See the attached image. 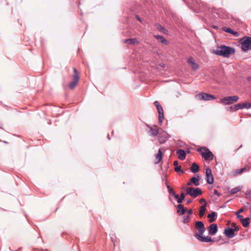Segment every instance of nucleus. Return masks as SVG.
<instances>
[{
  "mask_svg": "<svg viewBox=\"0 0 251 251\" xmlns=\"http://www.w3.org/2000/svg\"><path fill=\"white\" fill-rule=\"evenodd\" d=\"M147 126L150 129V133L151 135L152 136H157L159 132V129L157 126H150L149 125H147Z\"/></svg>",
  "mask_w": 251,
  "mask_h": 251,
  "instance_id": "nucleus-12",
  "label": "nucleus"
},
{
  "mask_svg": "<svg viewBox=\"0 0 251 251\" xmlns=\"http://www.w3.org/2000/svg\"><path fill=\"white\" fill-rule=\"evenodd\" d=\"M154 37L163 44L167 45L168 44L167 40L162 36L161 35H154Z\"/></svg>",
  "mask_w": 251,
  "mask_h": 251,
  "instance_id": "nucleus-22",
  "label": "nucleus"
},
{
  "mask_svg": "<svg viewBox=\"0 0 251 251\" xmlns=\"http://www.w3.org/2000/svg\"><path fill=\"white\" fill-rule=\"evenodd\" d=\"M214 194L215 195H217V196H218V197H220V196H221V194H220L218 192V191L217 190H216V189H215V190H214Z\"/></svg>",
  "mask_w": 251,
  "mask_h": 251,
  "instance_id": "nucleus-40",
  "label": "nucleus"
},
{
  "mask_svg": "<svg viewBox=\"0 0 251 251\" xmlns=\"http://www.w3.org/2000/svg\"><path fill=\"white\" fill-rule=\"evenodd\" d=\"M136 18L139 21L141 22V19L139 16L136 15Z\"/></svg>",
  "mask_w": 251,
  "mask_h": 251,
  "instance_id": "nucleus-45",
  "label": "nucleus"
},
{
  "mask_svg": "<svg viewBox=\"0 0 251 251\" xmlns=\"http://www.w3.org/2000/svg\"><path fill=\"white\" fill-rule=\"evenodd\" d=\"M223 30L224 31L226 32L230 33L232 35H233L235 36H238V33L237 32L234 31L233 30H232L231 28L226 27H223Z\"/></svg>",
  "mask_w": 251,
  "mask_h": 251,
  "instance_id": "nucleus-18",
  "label": "nucleus"
},
{
  "mask_svg": "<svg viewBox=\"0 0 251 251\" xmlns=\"http://www.w3.org/2000/svg\"><path fill=\"white\" fill-rule=\"evenodd\" d=\"M199 179V176H198L197 177L193 176L190 179V181L187 183V185L188 186H190L192 184H193L194 185L198 186L200 185Z\"/></svg>",
  "mask_w": 251,
  "mask_h": 251,
  "instance_id": "nucleus-15",
  "label": "nucleus"
},
{
  "mask_svg": "<svg viewBox=\"0 0 251 251\" xmlns=\"http://www.w3.org/2000/svg\"><path fill=\"white\" fill-rule=\"evenodd\" d=\"M239 97L237 96L226 97L222 99L220 102L225 105H229L233 103L234 102L237 101Z\"/></svg>",
  "mask_w": 251,
  "mask_h": 251,
  "instance_id": "nucleus-6",
  "label": "nucleus"
},
{
  "mask_svg": "<svg viewBox=\"0 0 251 251\" xmlns=\"http://www.w3.org/2000/svg\"><path fill=\"white\" fill-rule=\"evenodd\" d=\"M124 42L126 44L134 45L138 43V41L136 38L126 39L124 40Z\"/></svg>",
  "mask_w": 251,
  "mask_h": 251,
  "instance_id": "nucleus-19",
  "label": "nucleus"
},
{
  "mask_svg": "<svg viewBox=\"0 0 251 251\" xmlns=\"http://www.w3.org/2000/svg\"><path fill=\"white\" fill-rule=\"evenodd\" d=\"M234 231L233 229H232V228L230 227H226L224 230V233L225 235L229 238H232L235 236Z\"/></svg>",
  "mask_w": 251,
  "mask_h": 251,
  "instance_id": "nucleus-13",
  "label": "nucleus"
},
{
  "mask_svg": "<svg viewBox=\"0 0 251 251\" xmlns=\"http://www.w3.org/2000/svg\"><path fill=\"white\" fill-rule=\"evenodd\" d=\"M177 213L183 215L186 212V209L185 208L183 205L179 204L177 205Z\"/></svg>",
  "mask_w": 251,
  "mask_h": 251,
  "instance_id": "nucleus-20",
  "label": "nucleus"
},
{
  "mask_svg": "<svg viewBox=\"0 0 251 251\" xmlns=\"http://www.w3.org/2000/svg\"><path fill=\"white\" fill-rule=\"evenodd\" d=\"M175 170L176 172H181V173H183V171L181 169L180 166H177L175 167Z\"/></svg>",
  "mask_w": 251,
  "mask_h": 251,
  "instance_id": "nucleus-36",
  "label": "nucleus"
},
{
  "mask_svg": "<svg viewBox=\"0 0 251 251\" xmlns=\"http://www.w3.org/2000/svg\"><path fill=\"white\" fill-rule=\"evenodd\" d=\"M195 228L199 231L198 234L202 235L206 229L204 224L201 221H197L195 223Z\"/></svg>",
  "mask_w": 251,
  "mask_h": 251,
  "instance_id": "nucleus-9",
  "label": "nucleus"
},
{
  "mask_svg": "<svg viewBox=\"0 0 251 251\" xmlns=\"http://www.w3.org/2000/svg\"><path fill=\"white\" fill-rule=\"evenodd\" d=\"M156 28L161 32H162L164 34H167L168 32L167 30H166L163 26H162L160 25H156Z\"/></svg>",
  "mask_w": 251,
  "mask_h": 251,
  "instance_id": "nucleus-29",
  "label": "nucleus"
},
{
  "mask_svg": "<svg viewBox=\"0 0 251 251\" xmlns=\"http://www.w3.org/2000/svg\"><path fill=\"white\" fill-rule=\"evenodd\" d=\"M248 161H249V163L251 165V158H249Z\"/></svg>",
  "mask_w": 251,
  "mask_h": 251,
  "instance_id": "nucleus-48",
  "label": "nucleus"
},
{
  "mask_svg": "<svg viewBox=\"0 0 251 251\" xmlns=\"http://www.w3.org/2000/svg\"><path fill=\"white\" fill-rule=\"evenodd\" d=\"M208 234L211 235H214L217 232L218 226L216 224H211L208 227Z\"/></svg>",
  "mask_w": 251,
  "mask_h": 251,
  "instance_id": "nucleus-14",
  "label": "nucleus"
},
{
  "mask_svg": "<svg viewBox=\"0 0 251 251\" xmlns=\"http://www.w3.org/2000/svg\"><path fill=\"white\" fill-rule=\"evenodd\" d=\"M232 111H235L238 109H242L241 103H238L230 107Z\"/></svg>",
  "mask_w": 251,
  "mask_h": 251,
  "instance_id": "nucleus-28",
  "label": "nucleus"
},
{
  "mask_svg": "<svg viewBox=\"0 0 251 251\" xmlns=\"http://www.w3.org/2000/svg\"><path fill=\"white\" fill-rule=\"evenodd\" d=\"M187 62L191 65L194 70H196L199 68V66L195 62L194 59L192 57H190L188 59Z\"/></svg>",
  "mask_w": 251,
  "mask_h": 251,
  "instance_id": "nucleus-16",
  "label": "nucleus"
},
{
  "mask_svg": "<svg viewBox=\"0 0 251 251\" xmlns=\"http://www.w3.org/2000/svg\"><path fill=\"white\" fill-rule=\"evenodd\" d=\"M246 170L245 168H241L240 169L236 170V172L237 173L241 174Z\"/></svg>",
  "mask_w": 251,
  "mask_h": 251,
  "instance_id": "nucleus-38",
  "label": "nucleus"
},
{
  "mask_svg": "<svg viewBox=\"0 0 251 251\" xmlns=\"http://www.w3.org/2000/svg\"><path fill=\"white\" fill-rule=\"evenodd\" d=\"M186 193H184L183 192H182L181 194H180V198H182L183 200L184 199L185 197V195H186Z\"/></svg>",
  "mask_w": 251,
  "mask_h": 251,
  "instance_id": "nucleus-41",
  "label": "nucleus"
},
{
  "mask_svg": "<svg viewBox=\"0 0 251 251\" xmlns=\"http://www.w3.org/2000/svg\"><path fill=\"white\" fill-rule=\"evenodd\" d=\"M202 193L201 190L200 188L189 187L187 188L186 190V194L189 195L193 198H197L198 196L201 195Z\"/></svg>",
  "mask_w": 251,
  "mask_h": 251,
  "instance_id": "nucleus-3",
  "label": "nucleus"
},
{
  "mask_svg": "<svg viewBox=\"0 0 251 251\" xmlns=\"http://www.w3.org/2000/svg\"><path fill=\"white\" fill-rule=\"evenodd\" d=\"M231 226L233 227L232 229H233L234 231H237L239 230V227L238 226H237L236 223H232L231 224Z\"/></svg>",
  "mask_w": 251,
  "mask_h": 251,
  "instance_id": "nucleus-35",
  "label": "nucleus"
},
{
  "mask_svg": "<svg viewBox=\"0 0 251 251\" xmlns=\"http://www.w3.org/2000/svg\"><path fill=\"white\" fill-rule=\"evenodd\" d=\"M192 201V200L191 199L187 200V204L191 203Z\"/></svg>",
  "mask_w": 251,
  "mask_h": 251,
  "instance_id": "nucleus-47",
  "label": "nucleus"
},
{
  "mask_svg": "<svg viewBox=\"0 0 251 251\" xmlns=\"http://www.w3.org/2000/svg\"><path fill=\"white\" fill-rule=\"evenodd\" d=\"M206 180L207 183L212 184L214 182V177L210 168H207L205 170Z\"/></svg>",
  "mask_w": 251,
  "mask_h": 251,
  "instance_id": "nucleus-8",
  "label": "nucleus"
},
{
  "mask_svg": "<svg viewBox=\"0 0 251 251\" xmlns=\"http://www.w3.org/2000/svg\"><path fill=\"white\" fill-rule=\"evenodd\" d=\"M154 105L155 106L156 109H157L158 115H160V114L163 113V108L158 101H155L154 102Z\"/></svg>",
  "mask_w": 251,
  "mask_h": 251,
  "instance_id": "nucleus-21",
  "label": "nucleus"
},
{
  "mask_svg": "<svg viewBox=\"0 0 251 251\" xmlns=\"http://www.w3.org/2000/svg\"><path fill=\"white\" fill-rule=\"evenodd\" d=\"M176 154L178 155V158L181 160H184L186 158V152L182 149H178L176 151Z\"/></svg>",
  "mask_w": 251,
  "mask_h": 251,
  "instance_id": "nucleus-17",
  "label": "nucleus"
},
{
  "mask_svg": "<svg viewBox=\"0 0 251 251\" xmlns=\"http://www.w3.org/2000/svg\"><path fill=\"white\" fill-rule=\"evenodd\" d=\"M177 165H178V161H176H176H175L174 162V166H176H176H178Z\"/></svg>",
  "mask_w": 251,
  "mask_h": 251,
  "instance_id": "nucleus-46",
  "label": "nucleus"
},
{
  "mask_svg": "<svg viewBox=\"0 0 251 251\" xmlns=\"http://www.w3.org/2000/svg\"><path fill=\"white\" fill-rule=\"evenodd\" d=\"M235 214L236 215V217L238 219H242V216L240 214L239 212H235Z\"/></svg>",
  "mask_w": 251,
  "mask_h": 251,
  "instance_id": "nucleus-39",
  "label": "nucleus"
},
{
  "mask_svg": "<svg viewBox=\"0 0 251 251\" xmlns=\"http://www.w3.org/2000/svg\"><path fill=\"white\" fill-rule=\"evenodd\" d=\"M191 171L193 173H197L199 171V166L195 163H193L190 167Z\"/></svg>",
  "mask_w": 251,
  "mask_h": 251,
  "instance_id": "nucleus-23",
  "label": "nucleus"
},
{
  "mask_svg": "<svg viewBox=\"0 0 251 251\" xmlns=\"http://www.w3.org/2000/svg\"><path fill=\"white\" fill-rule=\"evenodd\" d=\"M175 197L176 199H177V201L178 203L180 204L181 203H182L183 200L182 198H180L177 194L175 195Z\"/></svg>",
  "mask_w": 251,
  "mask_h": 251,
  "instance_id": "nucleus-37",
  "label": "nucleus"
},
{
  "mask_svg": "<svg viewBox=\"0 0 251 251\" xmlns=\"http://www.w3.org/2000/svg\"><path fill=\"white\" fill-rule=\"evenodd\" d=\"M244 211V208H241L237 212H239L240 213L241 212H243Z\"/></svg>",
  "mask_w": 251,
  "mask_h": 251,
  "instance_id": "nucleus-43",
  "label": "nucleus"
},
{
  "mask_svg": "<svg viewBox=\"0 0 251 251\" xmlns=\"http://www.w3.org/2000/svg\"><path fill=\"white\" fill-rule=\"evenodd\" d=\"M216 216V213L215 212H212L210 214H209L207 217L209 218V222L212 223L215 221V217Z\"/></svg>",
  "mask_w": 251,
  "mask_h": 251,
  "instance_id": "nucleus-26",
  "label": "nucleus"
},
{
  "mask_svg": "<svg viewBox=\"0 0 251 251\" xmlns=\"http://www.w3.org/2000/svg\"><path fill=\"white\" fill-rule=\"evenodd\" d=\"M241 44V49L244 51L251 50V37L249 36H244L239 40Z\"/></svg>",
  "mask_w": 251,
  "mask_h": 251,
  "instance_id": "nucleus-2",
  "label": "nucleus"
},
{
  "mask_svg": "<svg viewBox=\"0 0 251 251\" xmlns=\"http://www.w3.org/2000/svg\"><path fill=\"white\" fill-rule=\"evenodd\" d=\"M242 109L246 108L250 109L251 108V102L250 103H241Z\"/></svg>",
  "mask_w": 251,
  "mask_h": 251,
  "instance_id": "nucleus-30",
  "label": "nucleus"
},
{
  "mask_svg": "<svg viewBox=\"0 0 251 251\" xmlns=\"http://www.w3.org/2000/svg\"><path fill=\"white\" fill-rule=\"evenodd\" d=\"M206 205H207V203H205L204 205L202 206L201 207V208L200 209V211H199V216L200 217H202L203 216V215L204 214L205 210H206Z\"/></svg>",
  "mask_w": 251,
  "mask_h": 251,
  "instance_id": "nucleus-27",
  "label": "nucleus"
},
{
  "mask_svg": "<svg viewBox=\"0 0 251 251\" xmlns=\"http://www.w3.org/2000/svg\"><path fill=\"white\" fill-rule=\"evenodd\" d=\"M201 149H203L205 151L202 152L201 155L205 160H212L213 159V154L212 152L208 149L205 147L198 150V151H200Z\"/></svg>",
  "mask_w": 251,
  "mask_h": 251,
  "instance_id": "nucleus-7",
  "label": "nucleus"
},
{
  "mask_svg": "<svg viewBox=\"0 0 251 251\" xmlns=\"http://www.w3.org/2000/svg\"><path fill=\"white\" fill-rule=\"evenodd\" d=\"M187 213L189 215H191L193 213V210L192 209H189L188 211H187Z\"/></svg>",
  "mask_w": 251,
  "mask_h": 251,
  "instance_id": "nucleus-42",
  "label": "nucleus"
},
{
  "mask_svg": "<svg viewBox=\"0 0 251 251\" xmlns=\"http://www.w3.org/2000/svg\"><path fill=\"white\" fill-rule=\"evenodd\" d=\"M194 236L200 241L205 243H209L213 242V240L211 239V237L207 236V237H203L202 235L198 234V233L196 232L194 234Z\"/></svg>",
  "mask_w": 251,
  "mask_h": 251,
  "instance_id": "nucleus-11",
  "label": "nucleus"
},
{
  "mask_svg": "<svg viewBox=\"0 0 251 251\" xmlns=\"http://www.w3.org/2000/svg\"><path fill=\"white\" fill-rule=\"evenodd\" d=\"M235 50L234 48L221 45L217 47L216 50H214L213 53L216 55L222 56L226 58H228L230 55L235 53Z\"/></svg>",
  "mask_w": 251,
  "mask_h": 251,
  "instance_id": "nucleus-1",
  "label": "nucleus"
},
{
  "mask_svg": "<svg viewBox=\"0 0 251 251\" xmlns=\"http://www.w3.org/2000/svg\"><path fill=\"white\" fill-rule=\"evenodd\" d=\"M73 71V80L69 85V88L71 89H73L76 87L79 79V76L77 69L75 68H74Z\"/></svg>",
  "mask_w": 251,
  "mask_h": 251,
  "instance_id": "nucleus-4",
  "label": "nucleus"
},
{
  "mask_svg": "<svg viewBox=\"0 0 251 251\" xmlns=\"http://www.w3.org/2000/svg\"><path fill=\"white\" fill-rule=\"evenodd\" d=\"M240 191V188L239 187H235L231 190L230 193L231 194H235L237 193Z\"/></svg>",
  "mask_w": 251,
  "mask_h": 251,
  "instance_id": "nucleus-33",
  "label": "nucleus"
},
{
  "mask_svg": "<svg viewBox=\"0 0 251 251\" xmlns=\"http://www.w3.org/2000/svg\"><path fill=\"white\" fill-rule=\"evenodd\" d=\"M204 202L205 203H206L205 202V200L204 198H201V199H200V202Z\"/></svg>",
  "mask_w": 251,
  "mask_h": 251,
  "instance_id": "nucleus-44",
  "label": "nucleus"
},
{
  "mask_svg": "<svg viewBox=\"0 0 251 251\" xmlns=\"http://www.w3.org/2000/svg\"><path fill=\"white\" fill-rule=\"evenodd\" d=\"M183 223L184 224H187L190 221V217L189 216H184L183 217Z\"/></svg>",
  "mask_w": 251,
  "mask_h": 251,
  "instance_id": "nucleus-34",
  "label": "nucleus"
},
{
  "mask_svg": "<svg viewBox=\"0 0 251 251\" xmlns=\"http://www.w3.org/2000/svg\"><path fill=\"white\" fill-rule=\"evenodd\" d=\"M214 28L215 29H217V28H218L217 26H215L214 27Z\"/></svg>",
  "mask_w": 251,
  "mask_h": 251,
  "instance_id": "nucleus-51",
  "label": "nucleus"
},
{
  "mask_svg": "<svg viewBox=\"0 0 251 251\" xmlns=\"http://www.w3.org/2000/svg\"><path fill=\"white\" fill-rule=\"evenodd\" d=\"M164 118V113H162L160 115H158V124L161 125L162 124L163 120Z\"/></svg>",
  "mask_w": 251,
  "mask_h": 251,
  "instance_id": "nucleus-32",
  "label": "nucleus"
},
{
  "mask_svg": "<svg viewBox=\"0 0 251 251\" xmlns=\"http://www.w3.org/2000/svg\"><path fill=\"white\" fill-rule=\"evenodd\" d=\"M241 222L242 224V225L244 227H246L249 226L250 223V218H246L245 219H241Z\"/></svg>",
  "mask_w": 251,
  "mask_h": 251,
  "instance_id": "nucleus-24",
  "label": "nucleus"
},
{
  "mask_svg": "<svg viewBox=\"0 0 251 251\" xmlns=\"http://www.w3.org/2000/svg\"><path fill=\"white\" fill-rule=\"evenodd\" d=\"M166 187L168 189V192L170 194L174 196V197L175 196V195H176V194L175 192L173 190V189L169 185L166 184Z\"/></svg>",
  "mask_w": 251,
  "mask_h": 251,
  "instance_id": "nucleus-31",
  "label": "nucleus"
},
{
  "mask_svg": "<svg viewBox=\"0 0 251 251\" xmlns=\"http://www.w3.org/2000/svg\"><path fill=\"white\" fill-rule=\"evenodd\" d=\"M107 137H108V139H109V140H110V137H109V135H107Z\"/></svg>",
  "mask_w": 251,
  "mask_h": 251,
  "instance_id": "nucleus-50",
  "label": "nucleus"
},
{
  "mask_svg": "<svg viewBox=\"0 0 251 251\" xmlns=\"http://www.w3.org/2000/svg\"><path fill=\"white\" fill-rule=\"evenodd\" d=\"M247 79L249 80V81H251V77H248L247 78Z\"/></svg>",
  "mask_w": 251,
  "mask_h": 251,
  "instance_id": "nucleus-49",
  "label": "nucleus"
},
{
  "mask_svg": "<svg viewBox=\"0 0 251 251\" xmlns=\"http://www.w3.org/2000/svg\"><path fill=\"white\" fill-rule=\"evenodd\" d=\"M196 98L200 100L208 101L211 100H214L216 97L212 95L207 94L205 93H201L195 96Z\"/></svg>",
  "mask_w": 251,
  "mask_h": 251,
  "instance_id": "nucleus-5",
  "label": "nucleus"
},
{
  "mask_svg": "<svg viewBox=\"0 0 251 251\" xmlns=\"http://www.w3.org/2000/svg\"><path fill=\"white\" fill-rule=\"evenodd\" d=\"M187 152V153H189L190 152L189 150H188Z\"/></svg>",
  "mask_w": 251,
  "mask_h": 251,
  "instance_id": "nucleus-52",
  "label": "nucleus"
},
{
  "mask_svg": "<svg viewBox=\"0 0 251 251\" xmlns=\"http://www.w3.org/2000/svg\"><path fill=\"white\" fill-rule=\"evenodd\" d=\"M162 158V153L160 149L158 150V153L156 154L155 156V159L156 160V162L155 164H158Z\"/></svg>",
  "mask_w": 251,
  "mask_h": 251,
  "instance_id": "nucleus-25",
  "label": "nucleus"
},
{
  "mask_svg": "<svg viewBox=\"0 0 251 251\" xmlns=\"http://www.w3.org/2000/svg\"><path fill=\"white\" fill-rule=\"evenodd\" d=\"M158 135V140L160 144L164 143L169 138L168 133L164 131H160Z\"/></svg>",
  "mask_w": 251,
  "mask_h": 251,
  "instance_id": "nucleus-10",
  "label": "nucleus"
}]
</instances>
